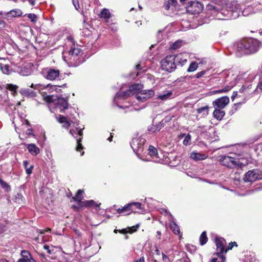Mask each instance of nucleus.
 I'll return each mask as SVG.
<instances>
[{
	"mask_svg": "<svg viewBox=\"0 0 262 262\" xmlns=\"http://www.w3.org/2000/svg\"><path fill=\"white\" fill-rule=\"evenodd\" d=\"M208 10L218 12L217 15L222 14L226 19L235 18L239 15V5L236 2H225L219 1V4H209L207 6ZM224 19L223 18H219Z\"/></svg>",
	"mask_w": 262,
	"mask_h": 262,
	"instance_id": "obj_1",
	"label": "nucleus"
},
{
	"mask_svg": "<svg viewBox=\"0 0 262 262\" xmlns=\"http://www.w3.org/2000/svg\"><path fill=\"white\" fill-rule=\"evenodd\" d=\"M260 45V42L257 39L246 38L235 42L233 48L240 54H249L257 51Z\"/></svg>",
	"mask_w": 262,
	"mask_h": 262,
	"instance_id": "obj_2",
	"label": "nucleus"
},
{
	"mask_svg": "<svg viewBox=\"0 0 262 262\" xmlns=\"http://www.w3.org/2000/svg\"><path fill=\"white\" fill-rule=\"evenodd\" d=\"M143 88V85L141 84H135L130 85L129 89L125 92H118L114 98V102L119 107L122 106L118 105V100L120 99H125L126 97L133 95L139 92Z\"/></svg>",
	"mask_w": 262,
	"mask_h": 262,
	"instance_id": "obj_3",
	"label": "nucleus"
},
{
	"mask_svg": "<svg viewBox=\"0 0 262 262\" xmlns=\"http://www.w3.org/2000/svg\"><path fill=\"white\" fill-rule=\"evenodd\" d=\"M176 58L178 60L179 56L174 55L167 56L161 61L162 69L169 73L173 71L176 68Z\"/></svg>",
	"mask_w": 262,
	"mask_h": 262,
	"instance_id": "obj_4",
	"label": "nucleus"
},
{
	"mask_svg": "<svg viewBox=\"0 0 262 262\" xmlns=\"http://www.w3.org/2000/svg\"><path fill=\"white\" fill-rule=\"evenodd\" d=\"M222 164L227 167L233 168L236 166L242 167L244 165L236 158L229 156H222L220 159Z\"/></svg>",
	"mask_w": 262,
	"mask_h": 262,
	"instance_id": "obj_5",
	"label": "nucleus"
},
{
	"mask_svg": "<svg viewBox=\"0 0 262 262\" xmlns=\"http://www.w3.org/2000/svg\"><path fill=\"white\" fill-rule=\"evenodd\" d=\"M101 203L95 202L93 200L81 201L78 204L77 206H72L74 209L80 211L82 210L83 208L94 209L96 211L100 210V205Z\"/></svg>",
	"mask_w": 262,
	"mask_h": 262,
	"instance_id": "obj_6",
	"label": "nucleus"
},
{
	"mask_svg": "<svg viewBox=\"0 0 262 262\" xmlns=\"http://www.w3.org/2000/svg\"><path fill=\"white\" fill-rule=\"evenodd\" d=\"M145 139L142 137L134 138L130 143V146L136 153H140L143 151Z\"/></svg>",
	"mask_w": 262,
	"mask_h": 262,
	"instance_id": "obj_7",
	"label": "nucleus"
},
{
	"mask_svg": "<svg viewBox=\"0 0 262 262\" xmlns=\"http://www.w3.org/2000/svg\"><path fill=\"white\" fill-rule=\"evenodd\" d=\"M42 74L47 79L54 80L59 77L60 71L58 69L47 68L43 69Z\"/></svg>",
	"mask_w": 262,
	"mask_h": 262,
	"instance_id": "obj_8",
	"label": "nucleus"
},
{
	"mask_svg": "<svg viewBox=\"0 0 262 262\" xmlns=\"http://www.w3.org/2000/svg\"><path fill=\"white\" fill-rule=\"evenodd\" d=\"M262 179V172L258 170L248 171L245 175L244 180L245 182H252Z\"/></svg>",
	"mask_w": 262,
	"mask_h": 262,
	"instance_id": "obj_9",
	"label": "nucleus"
},
{
	"mask_svg": "<svg viewBox=\"0 0 262 262\" xmlns=\"http://www.w3.org/2000/svg\"><path fill=\"white\" fill-rule=\"evenodd\" d=\"M155 92L152 90H141L136 95L137 100L139 102H144L154 95Z\"/></svg>",
	"mask_w": 262,
	"mask_h": 262,
	"instance_id": "obj_10",
	"label": "nucleus"
},
{
	"mask_svg": "<svg viewBox=\"0 0 262 262\" xmlns=\"http://www.w3.org/2000/svg\"><path fill=\"white\" fill-rule=\"evenodd\" d=\"M230 73H231V72L228 71L227 79L226 80V81L229 82L230 85L226 86L223 89L214 91V93H226L230 90L235 85V82L232 81V80H234L236 78V76L233 74H231V76H230Z\"/></svg>",
	"mask_w": 262,
	"mask_h": 262,
	"instance_id": "obj_11",
	"label": "nucleus"
},
{
	"mask_svg": "<svg viewBox=\"0 0 262 262\" xmlns=\"http://www.w3.org/2000/svg\"><path fill=\"white\" fill-rule=\"evenodd\" d=\"M229 103V98L227 96H223L219 98L212 102V105L214 108L223 109Z\"/></svg>",
	"mask_w": 262,
	"mask_h": 262,
	"instance_id": "obj_12",
	"label": "nucleus"
},
{
	"mask_svg": "<svg viewBox=\"0 0 262 262\" xmlns=\"http://www.w3.org/2000/svg\"><path fill=\"white\" fill-rule=\"evenodd\" d=\"M203 10L202 4L198 2H191L189 3L187 8L188 12L195 14L201 12Z\"/></svg>",
	"mask_w": 262,
	"mask_h": 262,
	"instance_id": "obj_13",
	"label": "nucleus"
},
{
	"mask_svg": "<svg viewBox=\"0 0 262 262\" xmlns=\"http://www.w3.org/2000/svg\"><path fill=\"white\" fill-rule=\"evenodd\" d=\"M55 108L62 113L68 107V99L62 97L58 98L54 102Z\"/></svg>",
	"mask_w": 262,
	"mask_h": 262,
	"instance_id": "obj_14",
	"label": "nucleus"
},
{
	"mask_svg": "<svg viewBox=\"0 0 262 262\" xmlns=\"http://www.w3.org/2000/svg\"><path fill=\"white\" fill-rule=\"evenodd\" d=\"M70 133L72 136H74L75 134H77L79 136V137H80L79 138L77 139V147L76 148V149L78 151H80L81 150H82V149H83V146H82V144L80 143V142L81 141L82 136V130L80 129L78 131L77 130H75L74 129H71L70 130Z\"/></svg>",
	"mask_w": 262,
	"mask_h": 262,
	"instance_id": "obj_15",
	"label": "nucleus"
},
{
	"mask_svg": "<svg viewBox=\"0 0 262 262\" xmlns=\"http://www.w3.org/2000/svg\"><path fill=\"white\" fill-rule=\"evenodd\" d=\"M32 70L30 66H22L18 68V72L20 75L23 76L30 75L32 73Z\"/></svg>",
	"mask_w": 262,
	"mask_h": 262,
	"instance_id": "obj_16",
	"label": "nucleus"
},
{
	"mask_svg": "<svg viewBox=\"0 0 262 262\" xmlns=\"http://www.w3.org/2000/svg\"><path fill=\"white\" fill-rule=\"evenodd\" d=\"M215 244L216 246V250L217 251V254L219 255V253H223L224 251V244L225 241L223 238H215Z\"/></svg>",
	"mask_w": 262,
	"mask_h": 262,
	"instance_id": "obj_17",
	"label": "nucleus"
},
{
	"mask_svg": "<svg viewBox=\"0 0 262 262\" xmlns=\"http://www.w3.org/2000/svg\"><path fill=\"white\" fill-rule=\"evenodd\" d=\"M19 93L23 96L29 98H34L36 96V93L35 92L29 89H21Z\"/></svg>",
	"mask_w": 262,
	"mask_h": 262,
	"instance_id": "obj_18",
	"label": "nucleus"
},
{
	"mask_svg": "<svg viewBox=\"0 0 262 262\" xmlns=\"http://www.w3.org/2000/svg\"><path fill=\"white\" fill-rule=\"evenodd\" d=\"M131 211H136V210L134 208H130L129 204L124 206L122 208H118L117 209V212L118 213H122L124 215L130 214Z\"/></svg>",
	"mask_w": 262,
	"mask_h": 262,
	"instance_id": "obj_19",
	"label": "nucleus"
},
{
	"mask_svg": "<svg viewBox=\"0 0 262 262\" xmlns=\"http://www.w3.org/2000/svg\"><path fill=\"white\" fill-rule=\"evenodd\" d=\"M190 157L192 159L195 161H199L206 159L207 157V156L205 154L192 152L191 153Z\"/></svg>",
	"mask_w": 262,
	"mask_h": 262,
	"instance_id": "obj_20",
	"label": "nucleus"
},
{
	"mask_svg": "<svg viewBox=\"0 0 262 262\" xmlns=\"http://www.w3.org/2000/svg\"><path fill=\"white\" fill-rule=\"evenodd\" d=\"M27 149L32 155L35 156L39 152V149L34 144H29L27 146Z\"/></svg>",
	"mask_w": 262,
	"mask_h": 262,
	"instance_id": "obj_21",
	"label": "nucleus"
},
{
	"mask_svg": "<svg viewBox=\"0 0 262 262\" xmlns=\"http://www.w3.org/2000/svg\"><path fill=\"white\" fill-rule=\"evenodd\" d=\"M223 109L216 108L214 110L213 115L214 118L217 120H221L225 116V113Z\"/></svg>",
	"mask_w": 262,
	"mask_h": 262,
	"instance_id": "obj_22",
	"label": "nucleus"
},
{
	"mask_svg": "<svg viewBox=\"0 0 262 262\" xmlns=\"http://www.w3.org/2000/svg\"><path fill=\"white\" fill-rule=\"evenodd\" d=\"M99 17L105 19H109L111 17V13L108 9H103L99 14Z\"/></svg>",
	"mask_w": 262,
	"mask_h": 262,
	"instance_id": "obj_23",
	"label": "nucleus"
},
{
	"mask_svg": "<svg viewBox=\"0 0 262 262\" xmlns=\"http://www.w3.org/2000/svg\"><path fill=\"white\" fill-rule=\"evenodd\" d=\"M209 108V106L207 105L197 108L196 111L198 114L206 116L208 115Z\"/></svg>",
	"mask_w": 262,
	"mask_h": 262,
	"instance_id": "obj_24",
	"label": "nucleus"
},
{
	"mask_svg": "<svg viewBox=\"0 0 262 262\" xmlns=\"http://www.w3.org/2000/svg\"><path fill=\"white\" fill-rule=\"evenodd\" d=\"M81 50L79 48H74L72 49L69 51V55L71 56V59L73 58V60H74L75 58L81 53Z\"/></svg>",
	"mask_w": 262,
	"mask_h": 262,
	"instance_id": "obj_25",
	"label": "nucleus"
},
{
	"mask_svg": "<svg viewBox=\"0 0 262 262\" xmlns=\"http://www.w3.org/2000/svg\"><path fill=\"white\" fill-rule=\"evenodd\" d=\"M23 165L26 169V172L28 175H30L32 172V170L33 169V165H29V163L28 161H24L23 162Z\"/></svg>",
	"mask_w": 262,
	"mask_h": 262,
	"instance_id": "obj_26",
	"label": "nucleus"
},
{
	"mask_svg": "<svg viewBox=\"0 0 262 262\" xmlns=\"http://www.w3.org/2000/svg\"><path fill=\"white\" fill-rule=\"evenodd\" d=\"M139 225H136V226H133L132 227V228H129V230L128 231H127L126 230V229H122V230H118V231L120 233H123V234H124V233H127V232H129V233H133L135 231H136L137 229V228H139ZM118 231V230L117 229H115L114 230V232L115 233H117Z\"/></svg>",
	"mask_w": 262,
	"mask_h": 262,
	"instance_id": "obj_27",
	"label": "nucleus"
},
{
	"mask_svg": "<svg viewBox=\"0 0 262 262\" xmlns=\"http://www.w3.org/2000/svg\"><path fill=\"white\" fill-rule=\"evenodd\" d=\"M149 155L152 158H158L157 149L153 146L150 145L148 149Z\"/></svg>",
	"mask_w": 262,
	"mask_h": 262,
	"instance_id": "obj_28",
	"label": "nucleus"
},
{
	"mask_svg": "<svg viewBox=\"0 0 262 262\" xmlns=\"http://www.w3.org/2000/svg\"><path fill=\"white\" fill-rule=\"evenodd\" d=\"M170 228L174 234H178L180 233L179 227L173 222H171L169 224Z\"/></svg>",
	"mask_w": 262,
	"mask_h": 262,
	"instance_id": "obj_29",
	"label": "nucleus"
},
{
	"mask_svg": "<svg viewBox=\"0 0 262 262\" xmlns=\"http://www.w3.org/2000/svg\"><path fill=\"white\" fill-rule=\"evenodd\" d=\"M162 127V124L161 123H159L157 125H151V126L148 127V129L149 132H151L154 133V132H156L160 130L161 129Z\"/></svg>",
	"mask_w": 262,
	"mask_h": 262,
	"instance_id": "obj_30",
	"label": "nucleus"
},
{
	"mask_svg": "<svg viewBox=\"0 0 262 262\" xmlns=\"http://www.w3.org/2000/svg\"><path fill=\"white\" fill-rule=\"evenodd\" d=\"M208 241V238L207 237L206 232L204 231L201 234L200 237V243L201 245H205Z\"/></svg>",
	"mask_w": 262,
	"mask_h": 262,
	"instance_id": "obj_31",
	"label": "nucleus"
},
{
	"mask_svg": "<svg viewBox=\"0 0 262 262\" xmlns=\"http://www.w3.org/2000/svg\"><path fill=\"white\" fill-rule=\"evenodd\" d=\"M9 14H10L13 17H17L21 16L22 14V12L19 9H14L11 10Z\"/></svg>",
	"mask_w": 262,
	"mask_h": 262,
	"instance_id": "obj_32",
	"label": "nucleus"
},
{
	"mask_svg": "<svg viewBox=\"0 0 262 262\" xmlns=\"http://www.w3.org/2000/svg\"><path fill=\"white\" fill-rule=\"evenodd\" d=\"M83 192V190H79L76 193V196L75 198H73V199H74L76 202H77L78 204L79 203L82 201V194Z\"/></svg>",
	"mask_w": 262,
	"mask_h": 262,
	"instance_id": "obj_33",
	"label": "nucleus"
},
{
	"mask_svg": "<svg viewBox=\"0 0 262 262\" xmlns=\"http://www.w3.org/2000/svg\"><path fill=\"white\" fill-rule=\"evenodd\" d=\"M129 204L130 208H134L136 210L135 212L137 211V209H141L142 208L141 204L138 202H133Z\"/></svg>",
	"mask_w": 262,
	"mask_h": 262,
	"instance_id": "obj_34",
	"label": "nucleus"
},
{
	"mask_svg": "<svg viewBox=\"0 0 262 262\" xmlns=\"http://www.w3.org/2000/svg\"><path fill=\"white\" fill-rule=\"evenodd\" d=\"M46 89L49 92H53L54 91H57L58 89L57 85L49 84L46 86Z\"/></svg>",
	"mask_w": 262,
	"mask_h": 262,
	"instance_id": "obj_35",
	"label": "nucleus"
},
{
	"mask_svg": "<svg viewBox=\"0 0 262 262\" xmlns=\"http://www.w3.org/2000/svg\"><path fill=\"white\" fill-rule=\"evenodd\" d=\"M198 63L195 62H192L190 64L187 71L189 72H191L195 71L198 68Z\"/></svg>",
	"mask_w": 262,
	"mask_h": 262,
	"instance_id": "obj_36",
	"label": "nucleus"
},
{
	"mask_svg": "<svg viewBox=\"0 0 262 262\" xmlns=\"http://www.w3.org/2000/svg\"><path fill=\"white\" fill-rule=\"evenodd\" d=\"M44 100L46 102L49 103H54L55 102V101L56 100L54 98L53 95H47L44 97Z\"/></svg>",
	"mask_w": 262,
	"mask_h": 262,
	"instance_id": "obj_37",
	"label": "nucleus"
},
{
	"mask_svg": "<svg viewBox=\"0 0 262 262\" xmlns=\"http://www.w3.org/2000/svg\"><path fill=\"white\" fill-rule=\"evenodd\" d=\"M24 197L21 194H17L15 196L14 201L15 202L18 204H21L23 203Z\"/></svg>",
	"mask_w": 262,
	"mask_h": 262,
	"instance_id": "obj_38",
	"label": "nucleus"
},
{
	"mask_svg": "<svg viewBox=\"0 0 262 262\" xmlns=\"http://www.w3.org/2000/svg\"><path fill=\"white\" fill-rule=\"evenodd\" d=\"M21 255L23 258L27 260H29V258H30L31 256L30 253L26 250H23L21 252Z\"/></svg>",
	"mask_w": 262,
	"mask_h": 262,
	"instance_id": "obj_39",
	"label": "nucleus"
},
{
	"mask_svg": "<svg viewBox=\"0 0 262 262\" xmlns=\"http://www.w3.org/2000/svg\"><path fill=\"white\" fill-rule=\"evenodd\" d=\"M28 17L31 20L33 23H36L37 20V16L35 14L30 13L28 15Z\"/></svg>",
	"mask_w": 262,
	"mask_h": 262,
	"instance_id": "obj_40",
	"label": "nucleus"
},
{
	"mask_svg": "<svg viewBox=\"0 0 262 262\" xmlns=\"http://www.w3.org/2000/svg\"><path fill=\"white\" fill-rule=\"evenodd\" d=\"M17 88V85L12 84H7L6 85V89L10 91H15Z\"/></svg>",
	"mask_w": 262,
	"mask_h": 262,
	"instance_id": "obj_41",
	"label": "nucleus"
},
{
	"mask_svg": "<svg viewBox=\"0 0 262 262\" xmlns=\"http://www.w3.org/2000/svg\"><path fill=\"white\" fill-rule=\"evenodd\" d=\"M191 140V136L189 134H187L185 137L184 140H183V144L185 145H187L190 144Z\"/></svg>",
	"mask_w": 262,
	"mask_h": 262,
	"instance_id": "obj_42",
	"label": "nucleus"
},
{
	"mask_svg": "<svg viewBox=\"0 0 262 262\" xmlns=\"http://www.w3.org/2000/svg\"><path fill=\"white\" fill-rule=\"evenodd\" d=\"M171 93H168L165 94L160 95L158 97V98L162 100H165L167 99L171 95Z\"/></svg>",
	"mask_w": 262,
	"mask_h": 262,
	"instance_id": "obj_43",
	"label": "nucleus"
},
{
	"mask_svg": "<svg viewBox=\"0 0 262 262\" xmlns=\"http://www.w3.org/2000/svg\"><path fill=\"white\" fill-rule=\"evenodd\" d=\"M2 187L5 189L6 191H9L11 190L10 186L5 182L3 181L1 184Z\"/></svg>",
	"mask_w": 262,
	"mask_h": 262,
	"instance_id": "obj_44",
	"label": "nucleus"
},
{
	"mask_svg": "<svg viewBox=\"0 0 262 262\" xmlns=\"http://www.w3.org/2000/svg\"><path fill=\"white\" fill-rule=\"evenodd\" d=\"M68 120L67 117L64 116L59 115L57 119L58 121L61 124H63Z\"/></svg>",
	"mask_w": 262,
	"mask_h": 262,
	"instance_id": "obj_45",
	"label": "nucleus"
},
{
	"mask_svg": "<svg viewBox=\"0 0 262 262\" xmlns=\"http://www.w3.org/2000/svg\"><path fill=\"white\" fill-rule=\"evenodd\" d=\"M181 45H182L181 41H177L173 43L172 48L174 49H178L181 46Z\"/></svg>",
	"mask_w": 262,
	"mask_h": 262,
	"instance_id": "obj_46",
	"label": "nucleus"
},
{
	"mask_svg": "<svg viewBox=\"0 0 262 262\" xmlns=\"http://www.w3.org/2000/svg\"><path fill=\"white\" fill-rule=\"evenodd\" d=\"M43 249L46 250L47 251V252L49 253V254H52V252H53V249L52 248V249L51 250L50 249V247H49V246L47 245H45L43 247Z\"/></svg>",
	"mask_w": 262,
	"mask_h": 262,
	"instance_id": "obj_47",
	"label": "nucleus"
},
{
	"mask_svg": "<svg viewBox=\"0 0 262 262\" xmlns=\"http://www.w3.org/2000/svg\"><path fill=\"white\" fill-rule=\"evenodd\" d=\"M162 255L163 262H170L169 257L164 253H162Z\"/></svg>",
	"mask_w": 262,
	"mask_h": 262,
	"instance_id": "obj_48",
	"label": "nucleus"
},
{
	"mask_svg": "<svg viewBox=\"0 0 262 262\" xmlns=\"http://www.w3.org/2000/svg\"><path fill=\"white\" fill-rule=\"evenodd\" d=\"M249 89L248 88H245L244 86H243L240 90L239 92L242 93L244 92H246L247 94H249L250 92L249 91Z\"/></svg>",
	"mask_w": 262,
	"mask_h": 262,
	"instance_id": "obj_49",
	"label": "nucleus"
},
{
	"mask_svg": "<svg viewBox=\"0 0 262 262\" xmlns=\"http://www.w3.org/2000/svg\"><path fill=\"white\" fill-rule=\"evenodd\" d=\"M180 58H179H179H178V60H177V59H176V63H177V62H178V63H179L181 64V66H183V65H184L185 63H186V62H187V60H186V59H185L182 60V61H180Z\"/></svg>",
	"mask_w": 262,
	"mask_h": 262,
	"instance_id": "obj_50",
	"label": "nucleus"
},
{
	"mask_svg": "<svg viewBox=\"0 0 262 262\" xmlns=\"http://www.w3.org/2000/svg\"><path fill=\"white\" fill-rule=\"evenodd\" d=\"M171 6H172V5L170 4V3H168V1H167L164 5L165 9L168 10L170 9V7ZM173 6H174L175 5H173Z\"/></svg>",
	"mask_w": 262,
	"mask_h": 262,
	"instance_id": "obj_51",
	"label": "nucleus"
},
{
	"mask_svg": "<svg viewBox=\"0 0 262 262\" xmlns=\"http://www.w3.org/2000/svg\"><path fill=\"white\" fill-rule=\"evenodd\" d=\"M71 125L70 122L68 120L63 123V127L66 128H69Z\"/></svg>",
	"mask_w": 262,
	"mask_h": 262,
	"instance_id": "obj_52",
	"label": "nucleus"
},
{
	"mask_svg": "<svg viewBox=\"0 0 262 262\" xmlns=\"http://www.w3.org/2000/svg\"><path fill=\"white\" fill-rule=\"evenodd\" d=\"M205 71H201L200 72H199L196 74V77L199 78L202 77L203 75H204L205 74Z\"/></svg>",
	"mask_w": 262,
	"mask_h": 262,
	"instance_id": "obj_53",
	"label": "nucleus"
},
{
	"mask_svg": "<svg viewBox=\"0 0 262 262\" xmlns=\"http://www.w3.org/2000/svg\"><path fill=\"white\" fill-rule=\"evenodd\" d=\"M9 66L8 65H5L4 69H2L3 73H7L8 72Z\"/></svg>",
	"mask_w": 262,
	"mask_h": 262,
	"instance_id": "obj_54",
	"label": "nucleus"
},
{
	"mask_svg": "<svg viewBox=\"0 0 262 262\" xmlns=\"http://www.w3.org/2000/svg\"><path fill=\"white\" fill-rule=\"evenodd\" d=\"M47 231H51L50 228H47L46 230H38L37 232H38L40 234H45V232Z\"/></svg>",
	"mask_w": 262,
	"mask_h": 262,
	"instance_id": "obj_55",
	"label": "nucleus"
},
{
	"mask_svg": "<svg viewBox=\"0 0 262 262\" xmlns=\"http://www.w3.org/2000/svg\"><path fill=\"white\" fill-rule=\"evenodd\" d=\"M35 240L37 242V243H41V242H43V240L42 239V237H40L39 236H38V237H36L35 238Z\"/></svg>",
	"mask_w": 262,
	"mask_h": 262,
	"instance_id": "obj_56",
	"label": "nucleus"
},
{
	"mask_svg": "<svg viewBox=\"0 0 262 262\" xmlns=\"http://www.w3.org/2000/svg\"><path fill=\"white\" fill-rule=\"evenodd\" d=\"M236 97H238V94H237V92H234L233 93V95L231 97V98L232 99V101H233L234 99Z\"/></svg>",
	"mask_w": 262,
	"mask_h": 262,
	"instance_id": "obj_57",
	"label": "nucleus"
},
{
	"mask_svg": "<svg viewBox=\"0 0 262 262\" xmlns=\"http://www.w3.org/2000/svg\"><path fill=\"white\" fill-rule=\"evenodd\" d=\"M233 245L232 243H231L229 244V246L228 247L227 249H226L225 252H227V251H228V250H231V249H232V248H233Z\"/></svg>",
	"mask_w": 262,
	"mask_h": 262,
	"instance_id": "obj_58",
	"label": "nucleus"
},
{
	"mask_svg": "<svg viewBox=\"0 0 262 262\" xmlns=\"http://www.w3.org/2000/svg\"><path fill=\"white\" fill-rule=\"evenodd\" d=\"M168 3H170L171 5H175L177 4V0H167Z\"/></svg>",
	"mask_w": 262,
	"mask_h": 262,
	"instance_id": "obj_59",
	"label": "nucleus"
},
{
	"mask_svg": "<svg viewBox=\"0 0 262 262\" xmlns=\"http://www.w3.org/2000/svg\"><path fill=\"white\" fill-rule=\"evenodd\" d=\"M17 262H28V260L22 257V258L19 259L17 261Z\"/></svg>",
	"mask_w": 262,
	"mask_h": 262,
	"instance_id": "obj_60",
	"label": "nucleus"
},
{
	"mask_svg": "<svg viewBox=\"0 0 262 262\" xmlns=\"http://www.w3.org/2000/svg\"><path fill=\"white\" fill-rule=\"evenodd\" d=\"M135 262H145L144 257H141L139 259L136 260Z\"/></svg>",
	"mask_w": 262,
	"mask_h": 262,
	"instance_id": "obj_61",
	"label": "nucleus"
},
{
	"mask_svg": "<svg viewBox=\"0 0 262 262\" xmlns=\"http://www.w3.org/2000/svg\"><path fill=\"white\" fill-rule=\"evenodd\" d=\"M73 5L75 6V8H76V9L78 10V8L79 7V5L77 4V6L76 2L74 0H73Z\"/></svg>",
	"mask_w": 262,
	"mask_h": 262,
	"instance_id": "obj_62",
	"label": "nucleus"
},
{
	"mask_svg": "<svg viewBox=\"0 0 262 262\" xmlns=\"http://www.w3.org/2000/svg\"><path fill=\"white\" fill-rule=\"evenodd\" d=\"M156 250H155V252L156 253V254L158 255H160V252L159 251V250L158 249V247H156Z\"/></svg>",
	"mask_w": 262,
	"mask_h": 262,
	"instance_id": "obj_63",
	"label": "nucleus"
},
{
	"mask_svg": "<svg viewBox=\"0 0 262 262\" xmlns=\"http://www.w3.org/2000/svg\"><path fill=\"white\" fill-rule=\"evenodd\" d=\"M28 262H36L35 259H34L32 256H31L30 258H29Z\"/></svg>",
	"mask_w": 262,
	"mask_h": 262,
	"instance_id": "obj_64",
	"label": "nucleus"
}]
</instances>
